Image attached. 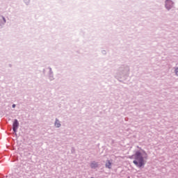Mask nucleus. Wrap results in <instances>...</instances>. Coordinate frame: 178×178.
Masks as SVG:
<instances>
[{"label": "nucleus", "instance_id": "obj_1", "mask_svg": "<svg viewBox=\"0 0 178 178\" xmlns=\"http://www.w3.org/2000/svg\"><path fill=\"white\" fill-rule=\"evenodd\" d=\"M134 156L135 160L133 163L136 166H137V168H142V166L145 165V161H144V159H147V155L145 152H143V154L140 152H136Z\"/></svg>", "mask_w": 178, "mask_h": 178}, {"label": "nucleus", "instance_id": "obj_2", "mask_svg": "<svg viewBox=\"0 0 178 178\" xmlns=\"http://www.w3.org/2000/svg\"><path fill=\"white\" fill-rule=\"evenodd\" d=\"M17 129H19V121H17V120H15L13 124V130L16 133V131H17Z\"/></svg>", "mask_w": 178, "mask_h": 178}, {"label": "nucleus", "instance_id": "obj_3", "mask_svg": "<svg viewBox=\"0 0 178 178\" xmlns=\"http://www.w3.org/2000/svg\"><path fill=\"white\" fill-rule=\"evenodd\" d=\"M172 6H173V1L167 0L165 1V8L169 10V9L172 8Z\"/></svg>", "mask_w": 178, "mask_h": 178}, {"label": "nucleus", "instance_id": "obj_4", "mask_svg": "<svg viewBox=\"0 0 178 178\" xmlns=\"http://www.w3.org/2000/svg\"><path fill=\"white\" fill-rule=\"evenodd\" d=\"M106 167L108 169H111L112 168V163L110 161H108L107 163H106Z\"/></svg>", "mask_w": 178, "mask_h": 178}, {"label": "nucleus", "instance_id": "obj_5", "mask_svg": "<svg viewBox=\"0 0 178 178\" xmlns=\"http://www.w3.org/2000/svg\"><path fill=\"white\" fill-rule=\"evenodd\" d=\"M91 168H97L98 166V164L95 162H93L90 164Z\"/></svg>", "mask_w": 178, "mask_h": 178}, {"label": "nucleus", "instance_id": "obj_6", "mask_svg": "<svg viewBox=\"0 0 178 178\" xmlns=\"http://www.w3.org/2000/svg\"><path fill=\"white\" fill-rule=\"evenodd\" d=\"M55 126H56V127H60V123L59 122L58 120L56 121Z\"/></svg>", "mask_w": 178, "mask_h": 178}, {"label": "nucleus", "instance_id": "obj_7", "mask_svg": "<svg viewBox=\"0 0 178 178\" xmlns=\"http://www.w3.org/2000/svg\"><path fill=\"white\" fill-rule=\"evenodd\" d=\"M175 74H177V76H178V68L175 70Z\"/></svg>", "mask_w": 178, "mask_h": 178}, {"label": "nucleus", "instance_id": "obj_8", "mask_svg": "<svg viewBox=\"0 0 178 178\" xmlns=\"http://www.w3.org/2000/svg\"><path fill=\"white\" fill-rule=\"evenodd\" d=\"M13 108H16V104H13Z\"/></svg>", "mask_w": 178, "mask_h": 178}, {"label": "nucleus", "instance_id": "obj_9", "mask_svg": "<svg viewBox=\"0 0 178 178\" xmlns=\"http://www.w3.org/2000/svg\"><path fill=\"white\" fill-rule=\"evenodd\" d=\"M129 158H131V156H130Z\"/></svg>", "mask_w": 178, "mask_h": 178}]
</instances>
